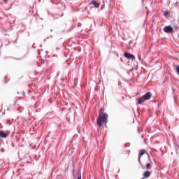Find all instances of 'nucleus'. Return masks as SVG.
Wrapping results in <instances>:
<instances>
[{"label": "nucleus", "instance_id": "18", "mask_svg": "<svg viewBox=\"0 0 179 179\" xmlns=\"http://www.w3.org/2000/svg\"><path fill=\"white\" fill-rule=\"evenodd\" d=\"M141 163V164H142V162H140Z\"/></svg>", "mask_w": 179, "mask_h": 179}, {"label": "nucleus", "instance_id": "16", "mask_svg": "<svg viewBox=\"0 0 179 179\" xmlns=\"http://www.w3.org/2000/svg\"><path fill=\"white\" fill-rule=\"evenodd\" d=\"M7 122H8V124H10V120H8Z\"/></svg>", "mask_w": 179, "mask_h": 179}, {"label": "nucleus", "instance_id": "12", "mask_svg": "<svg viewBox=\"0 0 179 179\" xmlns=\"http://www.w3.org/2000/svg\"><path fill=\"white\" fill-rule=\"evenodd\" d=\"M77 177H78V179H82V173H80V172H78Z\"/></svg>", "mask_w": 179, "mask_h": 179}, {"label": "nucleus", "instance_id": "13", "mask_svg": "<svg viewBox=\"0 0 179 179\" xmlns=\"http://www.w3.org/2000/svg\"><path fill=\"white\" fill-rule=\"evenodd\" d=\"M170 12H169V10H166L164 13V16H169Z\"/></svg>", "mask_w": 179, "mask_h": 179}, {"label": "nucleus", "instance_id": "11", "mask_svg": "<svg viewBox=\"0 0 179 179\" xmlns=\"http://www.w3.org/2000/svg\"><path fill=\"white\" fill-rule=\"evenodd\" d=\"M146 169L147 170H150V169H152V165H150V164H147Z\"/></svg>", "mask_w": 179, "mask_h": 179}, {"label": "nucleus", "instance_id": "1", "mask_svg": "<svg viewBox=\"0 0 179 179\" xmlns=\"http://www.w3.org/2000/svg\"><path fill=\"white\" fill-rule=\"evenodd\" d=\"M107 122H108V115L106 113L100 112L96 120V125L101 128L103 124L107 125Z\"/></svg>", "mask_w": 179, "mask_h": 179}, {"label": "nucleus", "instance_id": "2", "mask_svg": "<svg viewBox=\"0 0 179 179\" xmlns=\"http://www.w3.org/2000/svg\"><path fill=\"white\" fill-rule=\"evenodd\" d=\"M107 122H108V115L106 113L100 112L96 120V125L101 128L103 124L107 125Z\"/></svg>", "mask_w": 179, "mask_h": 179}, {"label": "nucleus", "instance_id": "10", "mask_svg": "<svg viewBox=\"0 0 179 179\" xmlns=\"http://www.w3.org/2000/svg\"><path fill=\"white\" fill-rule=\"evenodd\" d=\"M145 101V98H143V96H142L141 98H139L138 99L137 104H142V103H144Z\"/></svg>", "mask_w": 179, "mask_h": 179}, {"label": "nucleus", "instance_id": "14", "mask_svg": "<svg viewBox=\"0 0 179 179\" xmlns=\"http://www.w3.org/2000/svg\"><path fill=\"white\" fill-rule=\"evenodd\" d=\"M178 150H179V145H177L176 146V152H178Z\"/></svg>", "mask_w": 179, "mask_h": 179}, {"label": "nucleus", "instance_id": "17", "mask_svg": "<svg viewBox=\"0 0 179 179\" xmlns=\"http://www.w3.org/2000/svg\"><path fill=\"white\" fill-rule=\"evenodd\" d=\"M3 2H5V3H6V2H8V0H3Z\"/></svg>", "mask_w": 179, "mask_h": 179}, {"label": "nucleus", "instance_id": "5", "mask_svg": "<svg viewBox=\"0 0 179 179\" xmlns=\"http://www.w3.org/2000/svg\"><path fill=\"white\" fill-rule=\"evenodd\" d=\"M164 31L165 33H173V27H171V26H167L164 28Z\"/></svg>", "mask_w": 179, "mask_h": 179}, {"label": "nucleus", "instance_id": "8", "mask_svg": "<svg viewBox=\"0 0 179 179\" xmlns=\"http://www.w3.org/2000/svg\"><path fill=\"white\" fill-rule=\"evenodd\" d=\"M150 174H151V173L149 171H146L143 172V178H148L150 177Z\"/></svg>", "mask_w": 179, "mask_h": 179}, {"label": "nucleus", "instance_id": "4", "mask_svg": "<svg viewBox=\"0 0 179 179\" xmlns=\"http://www.w3.org/2000/svg\"><path fill=\"white\" fill-rule=\"evenodd\" d=\"M124 56L125 58H127V59H135V56L128 52H124Z\"/></svg>", "mask_w": 179, "mask_h": 179}, {"label": "nucleus", "instance_id": "3", "mask_svg": "<svg viewBox=\"0 0 179 179\" xmlns=\"http://www.w3.org/2000/svg\"><path fill=\"white\" fill-rule=\"evenodd\" d=\"M10 134V131H3L2 130H0V138H8V136H9V135Z\"/></svg>", "mask_w": 179, "mask_h": 179}, {"label": "nucleus", "instance_id": "6", "mask_svg": "<svg viewBox=\"0 0 179 179\" xmlns=\"http://www.w3.org/2000/svg\"><path fill=\"white\" fill-rule=\"evenodd\" d=\"M143 99L146 100H150V98L152 97V94L150 92H147L144 96H143Z\"/></svg>", "mask_w": 179, "mask_h": 179}, {"label": "nucleus", "instance_id": "7", "mask_svg": "<svg viewBox=\"0 0 179 179\" xmlns=\"http://www.w3.org/2000/svg\"><path fill=\"white\" fill-rule=\"evenodd\" d=\"M145 153H146V150H140V153H139V156H138L139 163H141V157H142V156H143L145 155Z\"/></svg>", "mask_w": 179, "mask_h": 179}, {"label": "nucleus", "instance_id": "15", "mask_svg": "<svg viewBox=\"0 0 179 179\" xmlns=\"http://www.w3.org/2000/svg\"><path fill=\"white\" fill-rule=\"evenodd\" d=\"M1 152H5V149L4 148H1Z\"/></svg>", "mask_w": 179, "mask_h": 179}, {"label": "nucleus", "instance_id": "9", "mask_svg": "<svg viewBox=\"0 0 179 179\" xmlns=\"http://www.w3.org/2000/svg\"><path fill=\"white\" fill-rule=\"evenodd\" d=\"M90 5H94L95 8H99L100 7V3L97 1H93L90 3Z\"/></svg>", "mask_w": 179, "mask_h": 179}]
</instances>
